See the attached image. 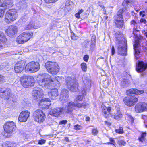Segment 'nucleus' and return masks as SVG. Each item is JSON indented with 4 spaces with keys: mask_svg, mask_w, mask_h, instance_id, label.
Here are the masks:
<instances>
[{
    "mask_svg": "<svg viewBox=\"0 0 147 147\" xmlns=\"http://www.w3.org/2000/svg\"><path fill=\"white\" fill-rule=\"evenodd\" d=\"M87 104L85 102L82 103H77L75 104V107H77L78 108H85Z\"/></svg>",
    "mask_w": 147,
    "mask_h": 147,
    "instance_id": "40",
    "label": "nucleus"
},
{
    "mask_svg": "<svg viewBox=\"0 0 147 147\" xmlns=\"http://www.w3.org/2000/svg\"><path fill=\"white\" fill-rule=\"evenodd\" d=\"M49 98H45L44 100L42 99L39 103V105H42V107L44 108H48L51 104Z\"/></svg>",
    "mask_w": 147,
    "mask_h": 147,
    "instance_id": "26",
    "label": "nucleus"
},
{
    "mask_svg": "<svg viewBox=\"0 0 147 147\" xmlns=\"http://www.w3.org/2000/svg\"><path fill=\"white\" fill-rule=\"evenodd\" d=\"M141 104V105L143 111H144L147 109V104L145 102H141L140 103Z\"/></svg>",
    "mask_w": 147,
    "mask_h": 147,
    "instance_id": "41",
    "label": "nucleus"
},
{
    "mask_svg": "<svg viewBox=\"0 0 147 147\" xmlns=\"http://www.w3.org/2000/svg\"><path fill=\"white\" fill-rule=\"evenodd\" d=\"M5 131L8 134H12L16 129V126L15 123L12 121L6 123L4 125Z\"/></svg>",
    "mask_w": 147,
    "mask_h": 147,
    "instance_id": "11",
    "label": "nucleus"
},
{
    "mask_svg": "<svg viewBox=\"0 0 147 147\" xmlns=\"http://www.w3.org/2000/svg\"><path fill=\"white\" fill-rule=\"evenodd\" d=\"M84 11L83 10L81 9L78 12L80 15Z\"/></svg>",
    "mask_w": 147,
    "mask_h": 147,
    "instance_id": "61",
    "label": "nucleus"
},
{
    "mask_svg": "<svg viewBox=\"0 0 147 147\" xmlns=\"http://www.w3.org/2000/svg\"><path fill=\"white\" fill-rule=\"evenodd\" d=\"M24 63L22 61L17 63L14 66V70L15 72L18 73L21 72L24 69Z\"/></svg>",
    "mask_w": 147,
    "mask_h": 147,
    "instance_id": "22",
    "label": "nucleus"
},
{
    "mask_svg": "<svg viewBox=\"0 0 147 147\" xmlns=\"http://www.w3.org/2000/svg\"><path fill=\"white\" fill-rule=\"evenodd\" d=\"M75 16L78 19H79L80 18V15L78 13L75 14Z\"/></svg>",
    "mask_w": 147,
    "mask_h": 147,
    "instance_id": "59",
    "label": "nucleus"
},
{
    "mask_svg": "<svg viewBox=\"0 0 147 147\" xmlns=\"http://www.w3.org/2000/svg\"><path fill=\"white\" fill-rule=\"evenodd\" d=\"M30 112L28 111H22L20 114L18 120L20 122L26 121L30 116Z\"/></svg>",
    "mask_w": 147,
    "mask_h": 147,
    "instance_id": "16",
    "label": "nucleus"
},
{
    "mask_svg": "<svg viewBox=\"0 0 147 147\" xmlns=\"http://www.w3.org/2000/svg\"><path fill=\"white\" fill-rule=\"evenodd\" d=\"M84 83L85 84V88L81 91V93L83 95H86V88H89L90 87V81L89 80H85L84 81Z\"/></svg>",
    "mask_w": 147,
    "mask_h": 147,
    "instance_id": "29",
    "label": "nucleus"
},
{
    "mask_svg": "<svg viewBox=\"0 0 147 147\" xmlns=\"http://www.w3.org/2000/svg\"><path fill=\"white\" fill-rule=\"evenodd\" d=\"M6 41V38L3 33L0 32V48L3 47V44Z\"/></svg>",
    "mask_w": 147,
    "mask_h": 147,
    "instance_id": "30",
    "label": "nucleus"
},
{
    "mask_svg": "<svg viewBox=\"0 0 147 147\" xmlns=\"http://www.w3.org/2000/svg\"><path fill=\"white\" fill-rule=\"evenodd\" d=\"M18 16V13L16 9H9L5 13L4 21L7 23L9 24L16 20Z\"/></svg>",
    "mask_w": 147,
    "mask_h": 147,
    "instance_id": "1",
    "label": "nucleus"
},
{
    "mask_svg": "<svg viewBox=\"0 0 147 147\" xmlns=\"http://www.w3.org/2000/svg\"><path fill=\"white\" fill-rule=\"evenodd\" d=\"M117 143L119 146H124L125 145L126 143L123 140L120 138L118 140Z\"/></svg>",
    "mask_w": 147,
    "mask_h": 147,
    "instance_id": "39",
    "label": "nucleus"
},
{
    "mask_svg": "<svg viewBox=\"0 0 147 147\" xmlns=\"http://www.w3.org/2000/svg\"><path fill=\"white\" fill-rule=\"evenodd\" d=\"M68 90L65 89H63L61 90L59 100L62 102H66L68 101Z\"/></svg>",
    "mask_w": 147,
    "mask_h": 147,
    "instance_id": "17",
    "label": "nucleus"
},
{
    "mask_svg": "<svg viewBox=\"0 0 147 147\" xmlns=\"http://www.w3.org/2000/svg\"><path fill=\"white\" fill-rule=\"evenodd\" d=\"M146 135V132L143 133L141 134V137L139 138V140L141 142L144 140L145 137Z\"/></svg>",
    "mask_w": 147,
    "mask_h": 147,
    "instance_id": "46",
    "label": "nucleus"
},
{
    "mask_svg": "<svg viewBox=\"0 0 147 147\" xmlns=\"http://www.w3.org/2000/svg\"><path fill=\"white\" fill-rule=\"evenodd\" d=\"M33 116L35 121L40 123L43 122L46 118L45 114L40 109L35 111L33 113Z\"/></svg>",
    "mask_w": 147,
    "mask_h": 147,
    "instance_id": "8",
    "label": "nucleus"
},
{
    "mask_svg": "<svg viewBox=\"0 0 147 147\" xmlns=\"http://www.w3.org/2000/svg\"><path fill=\"white\" fill-rule=\"evenodd\" d=\"M81 66L82 70L84 72L86 71L87 70V67L86 63H83L81 64Z\"/></svg>",
    "mask_w": 147,
    "mask_h": 147,
    "instance_id": "42",
    "label": "nucleus"
},
{
    "mask_svg": "<svg viewBox=\"0 0 147 147\" xmlns=\"http://www.w3.org/2000/svg\"><path fill=\"white\" fill-rule=\"evenodd\" d=\"M49 80L48 78H45L39 80L38 83L40 86L42 87H47L48 89H51Z\"/></svg>",
    "mask_w": 147,
    "mask_h": 147,
    "instance_id": "21",
    "label": "nucleus"
},
{
    "mask_svg": "<svg viewBox=\"0 0 147 147\" xmlns=\"http://www.w3.org/2000/svg\"><path fill=\"white\" fill-rule=\"evenodd\" d=\"M138 101L137 98L133 96L125 97L123 99L124 103L127 105L129 107L134 105Z\"/></svg>",
    "mask_w": 147,
    "mask_h": 147,
    "instance_id": "12",
    "label": "nucleus"
},
{
    "mask_svg": "<svg viewBox=\"0 0 147 147\" xmlns=\"http://www.w3.org/2000/svg\"><path fill=\"white\" fill-rule=\"evenodd\" d=\"M5 9L3 8H0V17H2L4 15Z\"/></svg>",
    "mask_w": 147,
    "mask_h": 147,
    "instance_id": "45",
    "label": "nucleus"
},
{
    "mask_svg": "<svg viewBox=\"0 0 147 147\" xmlns=\"http://www.w3.org/2000/svg\"><path fill=\"white\" fill-rule=\"evenodd\" d=\"M4 77L0 75V82H3L5 80Z\"/></svg>",
    "mask_w": 147,
    "mask_h": 147,
    "instance_id": "56",
    "label": "nucleus"
},
{
    "mask_svg": "<svg viewBox=\"0 0 147 147\" xmlns=\"http://www.w3.org/2000/svg\"><path fill=\"white\" fill-rule=\"evenodd\" d=\"M13 94L11 90L9 88H0V97L5 99H11Z\"/></svg>",
    "mask_w": 147,
    "mask_h": 147,
    "instance_id": "9",
    "label": "nucleus"
},
{
    "mask_svg": "<svg viewBox=\"0 0 147 147\" xmlns=\"http://www.w3.org/2000/svg\"><path fill=\"white\" fill-rule=\"evenodd\" d=\"M121 85L123 87H125L129 85V81L127 80H124L121 82Z\"/></svg>",
    "mask_w": 147,
    "mask_h": 147,
    "instance_id": "37",
    "label": "nucleus"
},
{
    "mask_svg": "<svg viewBox=\"0 0 147 147\" xmlns=\"http://www.w3.org/2000/svg\"><path fill=\"white\" fill-rule=\"evenodd\" d=\"M66 85L71 91L75 92L78 89V85L75 78H72L71 77H67L65 79Z\"/></svg>",
    "mask_w": 147,
    "mask_h": 147,
    "instance_id": "6",
    "label": "nucleus"
},
{
    "mask_svg": "<svg viewBox=\"0 0 147 147\" xmlns=\"http://www.w3.org/2000/svg\"><path fill=\"white\" fill-rule=\"evenodd\" d=\"M123 35L121 34L119 32H117L115 35V36L118 40V43L122 40H124V39H125L124 38L122 37Z\"/></svg>",
    "mask_w": 147,
    "mask_h": 147,
    "instance_id": "32",
    "label": "nucleus"
},
{
    "mask_svg": "<svg viewBox=\"0 0 147 147\" xmlns=\"http://www.w3.org/2000/svg\"><path fill=\"white\" fill-rule=\"evenodd\" d=\"M141 40L139 38L136 40L135 44L133 45L134 49L135 51L134 55L136 59H138L140 57L139 54L140 53V52L138 47L139 45H141Z\"/></svg>",
    "mask_w": 147,
    "mask_h": 147,
    "instance_id": "20",
    "label": "nucleus"
},
{
    "mask_svg": "<svg viewBox=\"0 0 147 147\" xmlns=\"http://www.w3.org/2000/svg\"><path fill=\"white\" fill-rule=\"evenodd\" d=\"M89 59V56L87 55H85L83 57L84 60L86 62H87Z\"/></svg>",
    "mask_w": 147,
    "mask_h": 147,
    "instance_id": "49",
    "label": "nucleus"
},
{
    "mask_svg": "<svg viewBox=\"0 0 147 147\" xmlns=\"http://www.w3.org/2000/svg\"><path fill=\"white\" fill-rule=\"evenodd\" d=\"M115 53V50L114 47L113 46H112L111 49V53L112 55H113Z\"/></svg>",
    "mask_w": 147,
    "mask_h": 147,
    "instance_id": "55",
    "label": "nucleus"
},
{
    "mask_svg": "<svg viewBox=\"0 0 147 147\" xmlns=\"http://www.w3.org/2000/svg\"><path fill=\"white\" fill-rule=\"evenodd\" d=\"M45 140L42 139L41 140H39L38 142V144H43L45 143Z\"/></svg>",
    "mask_w": 147,
    "mask_h": 147,
    "instance_id": "47",
    "label": "nucleus"
},
{
    "mask_svg": "<svg viewBox=\"0 0 147 147\" xmlns=\"http://www.w3.org/2000/svg\"><path fill=\"white\" fill-rule=\"evenodd\" d=\"M104 122L106 125H111L110 123L108 122V121H105Z\"/></svg>",
    "mask_w": 147,
    "mask_h": 147,
    "instance_id": "60",
    "label": "nucleus"
},
{
    "mask_svg": "<svg viewBox=\"0 0 147 147\" xmlns=\"http://www.w3.org/2000/svg\"><path fill=\"white\" fill-rule=\"evenodd\" d=\"M98 5L100 6L102 8H103L104 7L102 5H100L101 3L100 2H98Z\"/></svg>",
    "mask_w": 147,
    "mask_h": 147,
    "instance_id": "63",
    "label": "nucleus"
},
{
    "mask_svg": "<svg viewBox=\"0 0 147 147\" xmlns=\"http://www.w3.org/2000/svg\"><path fill=\"white\" fill-rule=\"evenodd\" d=\"M82 128V127L78 124L74 126V129L76 130H81Z\"/></svg>",
    "mask_w": 147,
    "mask_h": 147,
    "instance_id": "44",
    "label": "nucleus"
},
{
    "mask_svg": "<svg viewBox=\"0 0 147 147\" xmlns=\"http://www.w3.org/2000/svg\"><path fill=\"white\" fill-rule=\"evenodd\" d=\"M140 103H137L135 106V110L136 112H143L142 108Z\"/></svg>",
    "mask_w": 147,
    "mask_h": 147,
    "instance_id": "33",
    "label": "nucleus"
},
{
    "mask_svg": "<svg viewBox=\"0 0 147 147\" xmlns=\"http://www.w3.org/2000/svg\"><path fill=\"white\" fill-rule=\"evenodd\" d=\"M33 33L29 32H25L22 33L16 39V42L19 44H22L28 41L32 36Z\"/></svg>",
    "mask_w": 147,
    "mask_h": 147,
    "instance_id": "4",
    "label": "nucleus"
},
{
    "mask_svg": "<svg viewBox=\"0 0 147 147\" xmlns=\"http://www.w3.org/2000/svg\"><path fill=\"white\" fill-rule=\"evenodd\" d=\"M45 66L48 71L52 74H56L59 71V67L56 62L48 61L45 63Z\"/></svg>",
    "mask_w": 147,
    "mask_h": 147,
    "instance_id": "2",
    "label": "nucleus"
},
{
    "mask_svg": "<svg viewBox=\"0 0 147 147\" xmlns=\"http://www.w3.org/2000/svg\"><path fill=\"white\" fill-rule=\"evenodd\" d=\"M145 12L144 11H141L140 12V15L142 17H144L145 16Z\"/></svg>",
    "mask_w": 147,
    "mask_h": 147,
    "instance_id": "57",
    "label": "nucleus"
},
{
    "mask_svg": "<svg viewBox=\"0 0 147 147\" xmlns=\"http://www.w3.org/2000/svg\"><path fill=\"white\" fill-rule=\"evenodd\" d=\"M18 29L17 26L14 25H11L5 30V32L7 35L11 37H14L17 33Z\"/></svg>",
    "mask_w": 147,
    "mask_h": 147,
    "instance_id": "13",
    "label": "nucleus"
},
{
    "mask_svg": "<svg viewBox=\"0 0 147 147\" xmlns=\"http://www.w3.org/2000/svg\"><path fill=\"white\" fill-rule=\"evenodd\" d=\"M67 121L66 120H63L60 121L59 123L60 125L65 124L67 123Z\"/></svg>",
    "mask_w": 147,
    "mask_h": 147,
    "instance_id": "54",
    "label": "nucleus"
},
{
    "mask_svg": "<svg viewBox=\"0 0 147 147\" xmlns=\"http://www.w3.org/2000/svg\"><path fill=\"white\" fill-rule=\"evenodd\" d=\"M13 5V0H5L3 3L1 5L0 7L5 10L11 7Z\"/></svg>",
    "mask_w": 147,
    "mask_h": 147,
    "instance_id": "23",
    "label": "nucleus"
},
{
    "mask_svg": "<svg viewBox=\"0 0 147 147\" xmlns=\"http://www.w3.org/2000/svg\"><path fill=\"white\" fill-rule=\"evenodd\" d=\"M109 140L110 141V142H108L107 143H105V144H107L108 145L110 144L113 145V146L115 147H116V146L117 145L116 143H115V140L114 138H109Z\"/></svg>",
    "mask_w": 147,
    "mask_h": 147,
    "instance_id": "38",
    "label": "nucleus"
},
{
    "mask_svg": "<svg viewBox=\"0 0 147 147\" xmlns=\"http://www.w3.org/2000/svg\"><path fill=\"white\" fill-rule=\"evenodd\" d=\"M48 79L50 80L51 87L59 85V82L57 78L55 76L52 75L50 78H48Z\"/></svg>",
    "mask_w": 147,
    "mask_h": 147,
    "instance_id": "25",
    "label": "nucleus"
},
{
    "mask_svg": "<svg viewBox=\"0 0 147 147\" xmlns=\"http://www.w3.org/2000/svg\"><path fill=\"white\" fill-rule=\"evenodd\" d=\"M8 142H5L2 145V147H15L16 146L15 144H11Z\"/></svg>",
    "mask_w": 147,
    "mask_h": 147,
    "instance_id": "36",
    "label": "nucleus"
},
{
    "mask_svg": "<svg viewBox=\"0 0 147 147\" xmlns=\"http://www.w3.org/2000/svg\"><path fill=\"white\" fill-rule=\"evenodd\" d=\"M74 107H75V104L73 102H70L66 111V113H69L71 112Z\"/></svg>",
    "mask_w": 147,
    "mask_h": 147,
    "instance_id": "31",
    "label": "nucleus"
},
{
    "mask_svg": "<svg viewBox=\"0 0 147 147\" xmlns=\"http://www.w3.org/2000/svg\"><path fill=\"white\" fill-rule=\"evenodd\" d=\"M71 38L73 40H76L77 39L76 37L74 36H71Z\"/></svg>",
    "mask_w": 147,
    "mask_h": 147,
    "instance_id": "64",
    "label": "nucleus"
},
{
    "mask_svg": "<svg viewBox=\"0 0 147 147\" xmlns=\"http://www.w3.org/2000/svg\"><path fill=\"white\" fill-rule=\"evenodd\" d=\"M101 107L102 109V112L104 113L103 115L105 117L107 118L110 113L111 108L109 107H107L104 105H102Z\"/></svg>",
    "mask_w": 147,
    "mask_h": 147,
    "instance_id": "28",
    "label": "nucleus"
},
{
    "mask_svg": "<svg viewBox=\"0 0 147 147\" xmlns=\"http://www.w3.org/2000/svg\"><path fill=\"white\" fill-rule=\"evenodd\" d=\"M43 94L42 90L39 88H35L32 93V95L34 99L38 100L42 96Z\"/></svg>",
    "mask_w": 147,
    "mask_h": 147,
    "instance_id": "14",
    "label": "nucleus"
},
{
    "mask_svg": "<svg viewBox=\"0 0 147 147\" xmlns=\"http://www.w3.org/2000/svg\"><path fill=\"white\" fill-rule=\"evenodd\" d=\"M140 21L141 23H144L145 24L146 23V20L144 19H141L140 20Z\"/></svg>",
    "mask_w": 147,
    "mask_h": 147,
    "instance_id": "58",
    "label": "nucleus"
},
{
    "mask_svg": "<svg viewBox=\"0 0 147 147\" xmlns=\"http://www.w3.org/2000/svg\"><path fill=\"white\" fill-rule=\"evenodd\" d=\"M48 94L49 97L53 100L56 99L59 95L58 90L56 88L52 89Z\"/></svg>",
    "mask_w": 147,
    "mask_h": 147,
    "instance_id": "27",
    "label": "nucleus"
},
{
    "mask_svg": "<svg viewBox=\"0 0 147 147\" xmlns=\"http://www.w3.org/2000/svg\"><path fill=\"white\" fill-rule=\"evenodd\" d=\"M118 52L119 55L125 56L127 55V41L125 39L118 43Z\"/></svg>",
    "mask_w": 147,
    "mask_h": 147,
    "instance_id": "10",
    "label": "nucleus"
},
{
    "mask_svg": "<svg viewBox=\"0 0 147 147\" xmlns=\"http://www.w3.org/2000/svg\"><path fill=\"white\" fill-rule=\"evenodd\" d=\"M147 68V64L142 61H138L136 63V69L138 72H141L145 70Z\"/></svg>",
    "mask_w": 147,
    "mask_h": 147,
    "instance_id": "18",
    "label": "nucleus"
},
{
    "mask_svg": "<svg viewBox=\"0 0 147 147\" xmlns=\"http://www.w3.org/2000/svg\"><path fill=\"white\" fill-rule=\"evenodd\" d=\"M85 120L86 121H89L90 120V118L89 117H86Z\"/></svg>",
    "mask_w": 147,
    "mask_h": 147,
    "instance_id": "62",
    "label": "nucleus"
},
{
    "mask_svg": "<svg viewBox=\"0 0 147 147\" xmlns=\"http://www.w3.org/2000/svg\"><path fill=\"white\" fill-rule=\"evenodd\" d=\"M134 2V0H124L123 2V5L126 7L128 5H130L133 3Z\"/></svg>",
    "mask_w": 147,
    "mask_h": 147,
    "instance_id": "34",
    "label": "nucleus"
},
{
    "mask_svg": "<svg viewBox=\"0 0 147 147\" xmlns=\"http://www.w3.org/2000/svg\"><path fill=\"white\" fill-rule=\"evenodd\" d=\"M115 132L118 134H123V128L122 127H120L118 129H115Z\"/></svg>",
    "mask_w": 147,
    "mask_h": 147,
    "instance_id": "43",
    "label": "nucleus"
},
{
    "mask_svg": "<svg viewBox=\"0 0 147 147\" xmlns=\"http://www.w3.org/2000/svg\"><path fill=\"white\" fill-rule=\"evenodd\" d=\"M5 67V64L3 63L0 65V70H2Z\"/></svg>",
    "mask_w": 147,
    "mask_h": 147,
    "instance_id": "50",
    "label": "nucleus"
},
{
    "mask_svg": "<svg viewBox=\"0 0 147 147\" xmlns=\"http://www.w3.org/2000/svg\"><path fill=\"white\" fill-rule=\"evenodd\" d=\"M124 10L123 9L119 10L118 12L116 17L115 18L114 23L116 27L118 28H121L123 26L124 21L122 14Z\"/></svg>",
    "mask_w": 147,
    "mask_h": 147,
    "instance_id": "5",
    "label": "nucleus"
},
{
    "mask_svg": "<svg viewBox=\"0 0 147 147\" xmlns=\"http://www.w3.org/2000/svg\"><path fill=\"white\" fill-rule=\"evenodd\" d=\"M65 109V108L64 107H57L51 110L49 112V114L51 115L58 117L63 113Z\"/></svg>",
    "mask_w": 147,
    "mask_h": 147,
    "instance_id": "15",
    "label": "nucleus"
},
{
    "mask_svg": "<svg viewBox=\"0 0 147 147\" xmlns=\"http://www.w3.org/2000/svg\"><path fill=\"white\" fill-rule=\"evenodd\" d=\"M131 25L133 27L136 26L137 23L136 21L134 20H133L130 22Z\"/></svg>",
    "mask_w": 147,
    "mask_h": 147,
    "instance_id": "48",
    "label": "nucleus"
},
{
    "mask_svg": "<svg viewBox=\"0 0 147 147\" xmlns=\"http://www.w3.org/2000/svg\"><path fill=\"white\" fill-rule=\"evenodd\" d=\"M20 80L22 85L25 88L33 86L35 81L33 76H23L21 77Z\"/></svg>",
    "mask_w": 147,
    "mask_h": 147,
    "instance_id": "3",
    "label": "nucleus"
},
{
    "mask_svg": "<svg viewBox=\"0 0 147 147\" xmlns=\"http://www.w3.org/2000/svg\"><path fill=\"white\" fill-rule=\"evenodd\" d=\"M41 26L39 24H35L33 22H30L27 24L25 25L24 29L26 30L32 29H37L40 27Z\"/></svg>",
    "mask_w": 147,
    "mask_h": 147,
    "instance_id": "24",
    "label": "nucleus"
},
{
    "mask_svg": "<svg viewBox=\"0 0 147 147\" xmlns=\"http://www.w3.org/2000/svg\"><path fill=\"white\" fill-rule=\"evenodd\" d=\"M83 98V97L81 95H79L76 98L77 100L79 101H81L82 100Z\"/></svg>",
    "mask_w": 147,
    "mask_h": 147,
    "instance_id": "51",
    "label": "nucleus"
},
{
    "mask_svg": "<svg viewBox=\"0 0 147 147\" xmlns=\"http://www.w3.org/2000/svg\"><path fill=\"white\" fill-rule=\"evenodd\" d=\"M92 133L93 135H96L98 133V131L96 129H94L92 130Z\"/></svg>",
    "mask_w": 147,
    "mask_h": 147,
    "instance_id": "52",
    "label": "nucleus"
},
{
    "mask_svg": "<svg viewBox=\"0 0 147 147\" xmlns=\"http://www.w3.org/2000/svg\"><path fill=\"white\" fill-rule=\"evenodd\" d=\"M127 94L128 96H134L135 95H139L144 93V91L142 90H138L136 89H131L126 91Z\"/></svg>",
    "mask_w": 147,
    "mask_h": 147,
    "instance_id": "19",
    "label": "nucleus"
},
{
    "mask_svg": "<svg viewBox=\"0 0 147 147\" xmlns=\"http://www.w3.org/2000/svg\"><path fill=\"white\" fill-rule=\"evenodd\" d=\"M89 42V41L86 40H85L84 42V45L85 47H86L88 45V44Z\"/></svg>",
    "mask_w": 147,
    "mask_h": 147,
    "instance_id": "53",
    "label": "nucleus"
},
{
    "mask_svg": "<svg viewBox=\"0 0 147 147\" xmlns=\"http://www.w3.org/2000/svg\"><path fill=\"white\" fill-rule=\"evenodd\" d=\"M123 116V115L120 111H118L115 114L114 116L115 119L116 120H118L121 118Z\"/></svg>",
    "mask_w": 147,
    "mask_h": 147,
    "instance_id": "35",
    "label": "nucleus"
},
{
    "mask_svg": "<svg viewBox=\"0 0 147 147\" xmlns=\"http://www.w3.org/2000/svg\"><path fill=\"white\" fill-rule=\"evenodd\" d=\"M40 69L39 63L34 61H32L27 64L25 67V70L27 73L36 72L38 71Z\"/></svg>",
    "mask_w": 147,
    "mask_h": 147,
    "instance_id": "7",
    "label": "nucleus"
}]
</instances>
